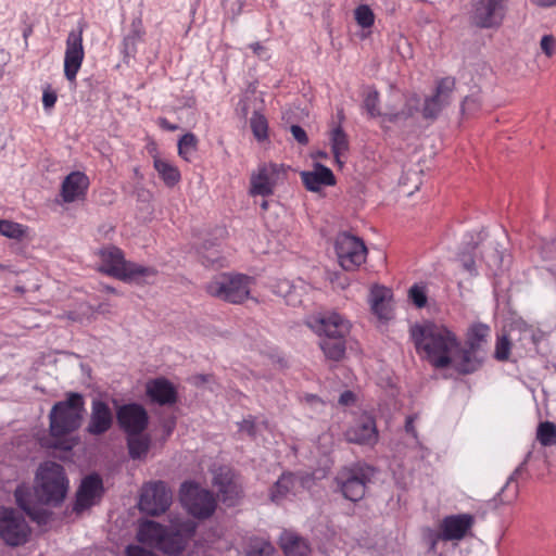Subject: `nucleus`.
<instances>
[{
	"label": "nucleus",
	"mask_w": 556,
	"mask_h": 556,
	"mask_svg": "<svg viewBox=\"0 0 556 556\" xmlns=\"http://www.w3.org/2000/svg\"><path fill=\"white\" fill-rule=\"evenodd\" d=\"M410 337L418 355L433 368L452 367L456 371L458 336L443 324L427 321L410 328Z\"/></svg>",
	"instance_id": "obj_1"
},
{
	"label": "nucleus",
	"mask_w": 556,
	"mask_h": 556,
	"mask_svg": "<svg viewBox=\"0 0 556 556\" xmlns=\"http://www.w3.org/2000/svg\"><path fill=\"white\" fill-rule=\"evenodd\" d=\"M197 531V523L190 519L175 518L169 526L147 520L139 527L137 539L168 556L180 555Z\"/></svg>",
	"instance_id": "obj_2"
},
{
	"label": "nucleus",
	"mask_w": 556,
	"mask_h": 556,
	"mask_svg": "<svg viewBox=\"0 0 556 556\" xmlns=\"http://www.w3.org/2000/svg\"><path fill=\"white\" fill-rule=\"evenodd\" d=\"M491 337V328L482 323L472 324L467 332L465 342L459 341L456 372L471 375L478 371L484 363V346Z\"/></svg>",
	"instance_id": "obj_3"
},
{
	"label": "nucleus",
	"mask_w": 556,
	"mask_h": 556,
	"mask_svg": "<svg viewBox=\"0 0 556 556\" xmlns=\"http://www.w3.org/2000/svg\"><path fill=\"white\" fill-rule=\"evenodd\" d=\"M84 413V396L77 392H68L66 400L56 402L50 410V434L60 439L76 431L81 425Z\"/></svg>",
	"instance_id": "obj_4"
},
{
	"label": "nucleus",
	"mask_w": 556,
	"mask_h": 556,
	"mask_svg": "<svg viewBox=\"0 0 556 556\" xmlns=\"http://www.w3.org/2000/svg\"><path fill=\"white\" fill-rule=\"evenodd\" d=\"M252 277L239 273H219L214 275L204 286L205 292L215 299L242 304L251 295Z\"/></svg>",
	"instance_id": "obj_5"
},
{
	"label": "nucleus",
	"mask_w": 556,
	"mask_h": 556,
	"mask_svg": "<svg viewBox=\"0 0 556 556\" xmlns=\"http://www.w3.org/2000/svg\"><path fill=\"white\" fill-rule=\"evenodd\" d=\"M100 257V270L109 276L126 282H141L156 275L152 267H146L127 262L123 251L116 247H106L98 252Z\"/></svg>",
	"instance_id": "obj_6"
},
{
	"label": "nucleus",
	"mask_w": 556,
	"mask_h": 556,
	"mask_svg": "<svg viewBox=\"0 0 556 556\" xmlns=\"http://www.w3.org/2000/svg\"><path fill=\"white\" fill-rule=\"evenodd\" d=\"M35 492L41 503L60 504L66 496L68 480L64 468L54 462H47L38 468Z\"/></svg>",
	"instance_id": "obj_7"
},
{
	"label": "nucleus",
	"mask_w": 556,
	"mask_h": 556,
	"mask_svg": "<svg viewBox=\"0 0 556 556\" xmlns=\"http://www.w3.org/2000/svg\"><path fill=\"white\" fill-rule=\"evenodd\" d=\"M179 496L186 510L197 519H207L216 510L217 501L214 494L195 482H184L179 490Z\"/></svg>",
	"instance_id": "obj_8"
},
{
	"label": "nucleus",
	"mask_w": 556,
	"mask_h": 556,
	"mask_svg": "<svg viewBox=\"0 0 556 556\" xmlns=\"http://www.w3.org/2000/svg\"><path fill=\"white\" fill-rule=\"evenodd\" d=\"M374 469L365 464H353L343 467L337 475L336 481L342 495L352 502H358L365 496L367 484L370 482Z\"/></svg>",
	"instance_id": "obj_9"
},
{
	"label": "nucleus",
	"mask_w": 556,
	"mask_h": 556,
	"mask_svg": "<svg viewBox=\"0 0 556 556\" xmlns=\"http://www.w3.org/2000/svg\"><path fill=\"white\" fill-rule=\"evenodd\" d=\"M173 500V493L164 481L146 483L141 489L139 508L141 511L159 516L165 513Z\"/></svg>",
	"instance_id": "obj_10"
},
{
	"label": "nucleus",
	"mask_w": 556,
	"mask_h": 556,
	"mask_svg": "<svg viewBox=\"0 0 556 556\" xmlns=\"http://www.w3.org/2000/svg\"><path fill=\"white\" fill-rule=\"evenodd\" d=\"M336 253L343 269L354 270L366 261L367 248L358 237L342 232L336 239Z\"/></svg>",
	"instance_id": "obj_11"
},
{
	"label": "nucleus",
	"mask_w": 556,
	"mask_h": 556,
	"mask_svg": "<svg viewBox=\"0 0 556 556\" xmlns=\"http://www.w3.org/2000/svg\"><path fill=\"white\" fill-rule=\"evenodd\" d=\"M281 175H285V167L277 163H263L251 174L249 194L251 197H269L274 194L275 188Z\"/></svg>",
	"instance_id": "obj_12"
},
{
	"label": "nucleus",
	"mask_w": 556,
	"mask_h": 556,
	"mask_svg": "<svg viewBox=\"0 0 556 556\" xmlns=\"http://www.w3.org/2000/svg\"><path fill=\"white\" fill-rule=\"evenodd\" d=\"M30 529L25 519L11 508H0V538L11 546L26 543Z\"/></svg>",
	"instance_id": "obj_13"
},
{
	"label": "nucleus",
	"mask_w": 556,
	"mask_h": 556,
	"mask_svg": "<svg viewBox=\"0 0 556 556\" xmlns=\"http://www.w3.org/2000/svg\"><path fill=\"white\" fill-rule=\"evenodd\" d=\"M343 435L349 443L375 446L379 441V431L375 417L367 413L359 414L346 427Z\"/></svg>",
	"instance_id": "obj_14"
},
{
	"label": "nucleus",
	"mask_w": 556,
	"mask_h": 556,
	"mask_svg": "<svg viewBox=\"0 0 556 556\" xmlns=\"http://www.w3.org/2000/svg\"><path fill=\"white\" fill-rule=\"evenodd\" d=\"M84 26H78L68 33L65 41L64 76L70 83H75L85 59L83 45Z\"/></svg>",
	"instance_id": "obj_15"
},
{
	"label": "nucleus",
	"mask_w": 556,
	"mask_h": 556,
	"mask_svg": "<svg viewBox=\"0 0 556 556\" xmlns=\"http://www.w3.org/2000/svg\"><path fill=\"white\" fill-rule=\"evenodd\" d=\"M306 325L324 339L345 338L351 329L350 321L338 313L311 316Z\"/></svg>",
	"instance_id": "obj_16"
},
{
	"label": "nucleus",
	"mask_w": 556,
	"mask_h": 556,
	"mask_svg": "<svg viewBox=\"0 0 556 556\" xmlns=\"http://www.w3.org/2000/svg\"><path fill=\"white\" fill-rule=\"evenodd\" d=\"M455 85L456 81L454 77H444L437 83L434 93L425 99L421 109V114L425 119L433 121L438 118L442 110L451 103Z\"/></svg>",
	"instance_id": "obj_17"
},
{
	"label": "nucleus",
	"mask_w": 556,
	"mask_h": 556,
	"mask_svg": "<svg viewBox=\"0 0 556 556\" xmlns=\"http://www.w3.org/2000/svg\"><path fill=\"white\" fill-rule=\"evenodd\" d=\"M119 428L126 434L142 433L149 422L147 410L137 403L124 404L116 412Z\"/></svg>",
	"instance_id": "obj_18"
},
{
	"label": "nucleus",
	"mask_w": 556,
	"mask_h": 556,
	"mask_svg": "<svg viewBox=\"0 0 556 556\" xmlns=\"http://www.w3.org/2000/svg\"><path fill=\"white\" fill-rule=\"evenodd\" d=\"M104 493L103 481L97 473L85 477L77 490L74 511L81 513L96 505Z\"/></svg>",
	"instance_id": "obj_19"
},
{
	"label": "nucleus",
	"mask_w": 556,
	"mask_h": 556,
	"mask_svg": "<svg viewBox=\"0 0 556 556\" xmlns=\"http://www.w3.org/2000/svg\"><path fill=\"white\" fill-rule=\"evenodd\" d=\"M222 495V501L227 506H236L242 498V485L238 477L228 468H220L213 478Z\"/></svg>",
	"instance_id": "obj_20"
},
{
	"label": "nucleus",
	"mask_w": 556,
	"mask_h": 556,
	"mask_svg": "<svg viewBox=\"0 0 556 556\" xmlns=\"http://www.w3.org/2000/svg\"><path fill=\"white\" fill-rule=\"evenodd\" d=\"M475 522V516L471 514L445 516L439 523L443 541H462L470 532Z\"/></svg>",
	"instance_id": "obj_21"
},
{
	"label": "nucleus",
	"mask_w": 556,
	"mask_h": 556,
	"mask_svg": "<svg viewBox=\"0 0 556 556\" xmlns=\"http://www.w3.org/2000/svg\"><path fill=\"white\" fill-rule=\"evenodd\" d=\"M113 422L114 415L110 405L100 399L92 400L86 431L91 435H102L112 428Z\"/></svg>",
	"instance_id": "obj_22"
},
{
	"label": "nucleus",
	"mask_w": 556,
	"mask_h": 556,
	"mask_svg": "<svg viewBox=\"0 0 556 556\" xmlns=\"http://www.w3.org/2000/svg\"><path fill=\"white\" fill-rule=\"evenodd\" d=\"M504 0H479L473 11V22L482 28L498 26L504 17Z\"/></svg>",
	"instance_id": "obj_23"
},
{
	"label": "nucleus",
	"mask_w": 556,
	"mask_h": 556,
	"mask_svg": "<svg viewBox=\"0 0 556 556\" xmlns=\"http://www.w3.org/2000/svg\"><path fill=\"white\" fill-rule=\"evenodd\" d=\"M302 482L292 472L282 473L269 490V498L279 505L285 501H291L302 489Z\"/></svg>",
	"instance_id": "obj_24"
},
{
	"label": "nucleus",
	"mask_w": 556,
	"mask_h": 556,
	"mask_svg": "<svg viewBox=\"0 0 556 556\" xmlns=\"http://www.w3.org/2000/svg\"><path fill=\"white\" fill-rule=\"evenodd\" d=\"M89 184V178L85 173L72 172L62 182L61 197L63 201L65 203H72L85 198Z\"/></svg>",
	"instance_id": "obj_25"
},
{
	"label": "nucleus",
	"mask_w": 556,
	"mask_h": 556,
	"mask_svg": "<svg viewBox=\"0 0 556 556\" xmlns=\"http://www.w3.org/2000/svg\"><path fill=\"white\" fill-rule=\"evenodd\" d=\"M304 187L318 192L325 186H334L336 177L332 170L320 163H316L312 170H305L300 174Z\"/></svg>",
	"instance_id": "obj_26"
},
{
	"label": "nucleus",
	"mask_w": 556,
	"mask_h": 556,
	"mask_svg": "<svg viewBox=\"0 0 556 556\" xmlns=\"http://www.w3.org/2000/svg\"><path fill=\"white\" fill-rule=\"evenodd\" d=\"M150 400L160 405H173L177 402L175 387L165 378H156L147 383Z\"/></svg>",
	"instance_id": "obj_27"
},
{
	"label": "nucleus",
	"mask_w": 556,
	"mask_h": 556,
	"mask_svg": "<svg viewBox=\"0 0 556 556\" xmlns=\"http://www.w3.org/2000/svg\"><path fill=\"white\" fill-rule=\"evenodd\" d=\"M392 291L382 286H375L370 290V306L372 313L379 318L389 320L392 317Z\"/></svg>",
	"instance_id": "obj_28"
},
{
	"label": "nucleus",
	"mask_w": 556,
	"mask_h": 556,
	"mask_svg": "<svg viewBox=\"0 0 556 556\" xmlns=\"http://www.w3.org/2000/svg\"><path fill=\"white\" fill-rule=\"evenodd\" d=\"M280 546L286 556H306L309 553L308 543L290 531H285L280 535Z\"/></svg>",
	"instance_id": "obj_29"
},
{
	"label": "nucleus",
	"mask_w": 556,
	"mask_h": 556,
	"mask_svg": "<svg viewBox=\"0 0 556 556\" xmlns=\"http://www.w3.org/2000/svg\"><path fill=\"white\" fill-rule=\"evenodd\" d=\"M330 141L336 163L341 167L344 164V160L350 148L348 135L340 126H338L332 129L330 134Z\"/></svg>",
	"instance_id": "obj_30"
},
{
	"label": "nucleus",
	"mask_w": 556,
	"mask_h": 556,
	"mask_svg": "<svg viewBox=\"0 0 556 556\" xmlns=\"http://www.w3.org/2000/svg\"><path fill=\"white\" fill-rule=\"evenodd\" d=\"M153 166L167 187H174L180 181V172L178 167L173 165L170 162L159 156H154Z\"/></svg>",
	"instance_id": "obj_31"
},
{
	"label": "nucleus",
	"mask_w": 556,
	"mask_h": 556,
	"mask_svg": "<svg viewBox=\"0 0 556 556\" xmlns=\"http://www.w3.org/2000/svg\"><path fill=\"white\" fill-rule=\"evenodd\" d=\"M420 110V98L416 93L406 97L404 106L396 112L384 113L386 118L391 122L406 121L412 118Z\"/></svg>",
	"instance_id": "obj_32"
},
{
	"label": "nucleus",
	"mask_w": 556,
	"mask_h": 556,
	"mask_svg": "<svg viewBox=\"0 0 556 556\" xmlns=\"http://www.w3.org/2000/svg\"><path fill=\"white\" fill-rule=\"evenodd\" d=\"M146 31L143 28L142 20L135 18L131 22V28L128 35L123 39L124 52L127 55H134L137 51V43L143 39Z\"/></svg>",
	"instance_id": "obj_33"
},
{
	"label": "nucleus",
	"mask_w": 556,
	"mask_h": 556,
	"mask_svg": "<svg viewBox=\"0 0 556 556\" xmlns=\"http://www.w3.org/2000/svg\"><path fill=\"white\" fill-rule=\"evenodd\" d=\"M127 447L132 459H141L146 457L150 450V438L142 433L127 434Z\"/></svg>",
	"instance_id": "obj_34"
},
{
	"label": "nucleus",
	"mask_w": 556,
	"mask_h": 556,
	"mask_svg": "<svg viewBox=\"0 0 556 556\" xmlns=\"http://www.w3.org/2000/svg\"><path fill=\"white\" fill-rule=\"evenodd\" d=\"M325 356L332 361H340L345 355V338L323 339L319 343Z\"/></svg>",
	"instance_id": "obj_35"
},
{
	"label": "nucleus",
	"mask_w": 556,
	"mask_h": 556,
	"mask_svg": "<svg viewBox=\"0 0 556 556\" xmlns=\"http://www.w3.org/2000/svg\"><path fill=\"white\" fill-rule=\"evenodd\" d=\"M199 140L192 132H187L178 140V155L186 162H191L198 151Z\"/></svg>",
	"instance_id": "obj_36"
},
{
	"label": "nucleus",
	"mask_w": 556,
	"mask_h": 556,
	"mask_svg": "<svg viewBox=\"0 0 556 556\" xmlns=\"http://www.w3.org/2000/svg\"><path fill=\"white\" fill-rule=\"evenodd\" d=\"M14 496L18 507H21L31 519L40 520L39 514L30 506L31 492L28 485H18L15 490Z\"/></svg>",
	"instance_id": "obj_37"
},
{
	"label": "nucleus",
	"mask_w": 556,
	"mask_h": 556,
	"mask_svg": "<svg viewBox=\"0 0 556 556\" xmlns=\"http://www.w3.org/2000/svg\"><path fill=\"white\" fill-rule=\"evenodd\" d=\"M27 233V226L8 219H0V235L10 239L22 240Z\"/></svg>",
	"instance_id": "obj_38"
},
{
	"label": "nucleus",
	"mask_w": 556,
	"mask_h": 556,
	"mask_svg": "<svg viewBox=\"0 0 556 556\" xmlns=\"http://www.w3.org/2000/svg\"><path fill=\"white\" fill-rule=\"evenodd\" d=\"M250 126L254 137L258 141H264L268 138V122L262 113H253L250 119Z\"/></svg>",
	"instance_id": "obj_39"
},
{
	"label": "nucleus",
	"mask_w": 556,
	"mask_h": 556,
	"mask_svg": "<svg viewBox=\"0 0 556 556\" xmlns=\"http://www.w3.org/2000/svg\"><path fill=\"white\" fill-rule=\"evenodd\" d=\"M536 438L543 446L556 444V425L551 421H543L538 427Z\"/></svg>",
	"instance_id": "obj_40"
},
{
	"label": "nucleus",
	"mask_w": 556,
	"mask_h": 556,
	"mask_svg": "<svg viewBox=\"0 0 556 556\" xmlns=\"http://www.w3.org/2000/svg\"><path fill=\"white\" fill-rule=\"evenodd\" d=\"M275 547L266 540L254 539L251 541L247 556H274Z\"/></svg>",
	"instance_id": "obj_41"
},
{
	"label": "nucleus",
	"mask_w": 556,
	"mask_h": 556,
	"mask_svg": "<svg viewBox=\"0 0 556 556\" xmlns=\"http://www.w3.org/2000/svg\"><path fill=\"white\" fill-rule=\"evenodd\" d=\"M354 16L356 23L362 28H370L375 23V14L372 10L366 4L358 5L354 11Z\"/></svg>",
	"instance_id": "obj_42"
},
{
	"label": "nucleus",
	"mask_w": 556,
	"mask_h": 556,
	"mask_svg": "<svg viewBox=\"0 0 556 556\" xmlns=\"http://www.w3.org/2000/svg\"><path fill=\"white\" fill-rule=\"evenodd\" d=\"M511 342L506 334L498 336L495 343L494 357L500 362H506L509 358Z\"/></svg>",
	"instance_id": "obj_43"
},
{
	"label": "nucleus",
	"mask_w": 556,
	"mask_h": 556,
	"mask_svg": "<svg viewBox=\"0 0 556 556\" xmlns=\"http://www.w3.org/2000/svg\"><path fill=\"white\" fill-rule=\"evenodd\" d=\"M379 92L377 90H370L364 100V108L370 117L381 116V111L379 108Z\"/></svg>",
	"instance_id": "obj_44"
},
{
	"label": "nucleus",
	"mask_w": 556,
	"mask_h": 556,
	"mask_svg": "<svg viewBox=\"0 0 556 556\" xmlns=\"http://www.w3.org/2000/svg\"><path fill=\"white\" fill-rule=\"evenodd\" d=\"M424 540L428 545L429 552L435 553L438 543L443 541L442 530L440 528L438 530L427 528L424 531Z\"/></svg>",
	"instance_id": "obj_45"
},
{
	"label": "nucleus",
	"mask_w": 556,
	"mask_h": 556,
	"mask_svg": "<svg viewBox=\"0 0 556 556\" xmlns=\"http://www.w3.org/2000/svg\"><path fill=\"white\" fill-rule=\"evenodd\" d=\"M408 298L418 308H421L427 304V294L425 287L422 286H412L408 291Z\"/></svg>",
	"instance_id": "obj_46"
},
{
	"label": "nucleus",
	"mask_w": 556,
	"mask_h": 556,
	"mask_svg": "<svg viewBox=\"0 0 556 556\" xmlns=\"http://www.w3.org/2000/svg\"><path fill=\"white\" fill-rule=\"evenodd\" d=\"M541 51L547 56L552 58L556 53V38L552 34L544 35L540 40Z\"/></svg>",
	"instance_id": "obj_47"
},
{
	"label": "nucleus",
	"mask_w": 556,
	"mask_h": 556,
	"mask_svg": "<svg viewBox=\"0 0 556 556\" xmlns=\"http://www.w3.org/2000/svg\"><path fill=\"white\" fill-rule=\"evenodd\" d=\"M56 100H58L56 92L50 86H47L42 92L43 109L51 110L55 105Z\"/></svg>",
	"instance_id": "obj_48"
},
{
	"label": "nucleus",
	"mask_w": 556,
	"mask_h": 556,
	"mask_svg": "<svg viewBox=\"0 0 556 556\" xmlns=\"http://www.w3.org/2000/svg\"><path fill=\"white\" fill-rule=\"evenodd\" d=\"M481 105V101L476 96L466 97L462 103L463 112L472 113L478 110Z\"/></svg>",
	"instance_id": "obj_49"
},
{
	"label": "nucleus",
	"mask_w": 556,
	"mask_h": 556,
	"mask_svg": "<svg viewBox=\"0 0 556 556\" xmlns=\"http://www.w3.org/2000/svg\"><path fill=\"white\" fill-rule=\"evenodd\" d=\"M290 131L296 142L302 146H306L308 143V137L306 131L299 125H292L290 127Z\"/></svg>",
	"instance_id": "obj_50"
},
{
	"label": "nucleus",
	"mask_w": 556,
	"mask_h": 556,
	"mask_svg": "<svg viewBox=\"0 0 556 556\" xmlns=\"http://www.w3.org/2000/svg\"><path fill=\"white\" fill-rule=\"evenodd\" d=\"M125 552L126 556H157L153 552L148 551L139 545H128Z\"/></svg>",
	"instance_id": "obj_51"
},
{
	"label": "nucleus",
	"mask_w": 556,
	"mask_h": 556,
	"mask_svg": "<svg viewBox=\"0 0 556 556\" xmlns=\"http://www.w3.org/2000/svg\"><path fill=\"white\" fill-rule=\"evenodd\" d=\"M239 430L242 432H247L251 437H254L256 432L254 418L250 416L249 418L243 419L239 424Z\"/></svg>",
	"instance_id": "obj_52"
},
{
	"label": "nucleus",
	"mask_w": 556,
	"mask_h": 556,
	"mask_svg": "<svg viewBox=\"0 0 556 556\" xmlns=\"http://www.w3.org/2000/svg\"><path fill=\"white\" fill-rule=\"evenodd\" d=\"M542 257L544 260H548V261L556 260V242L555 241L542 249Z\"/></svg>",
	"instance_id": "obj_53"
},
{
	"label": "nucleus",
	"mask_w": 556,
	"mask_h": 556,
	"mask_svg": "<svg viewBox=\"0 0 556 556\" xmlns=\"http://www.w3.org/2000/svg\"><path fill=\"white\" fill-rule=\"evenodd\" d=\"M355 400V394L352 391H344L339 397V403L343 406H349L352 405Z\"/></svg>",
	"instance_id": "obj_54"
},
{
	"label": "nucleus",
	"mask_w": 556,
	"mask_h": 556,
	"mask_svg": "<svg viewBox=\"0 0 556 556\" xmlns=\"http://www.w3.org/2000/svg\"><path fill=\"white\" fill-rule=\"evenodd\" d=\"M462 264H463L464 269H466L468 273H470V274L476 273V263H475V260L472 258V256H470V255L463 256Z\"/></svg>",
	"instance_id": "obj_55"
},
{
	"label": "nucleus",
	"mask_w": 556,
	"mask_h": 556,
	"mask_svg": "<svg viewBox=\"0 0 556 556\" xmlns=\"http://www.w3.org/2000/svg\"><path fill=\"white\" fill-rule=\"evenodd\" d=\"M415 419H416V416H414V415L407 416L406 421H405V431L408 434H410L412 437L417 438V431L414 426Z\"/></svg>",
	"instance_id": "obj_56"
},
{
	"label": "nucleus",
	"mask_w": 556,
	"mask_h": 556,
	"mask_svg": "<svg viewBox=\"0 0 556 556\" xmlns=\"http://www.w3.org/2000/svg\"><path fill=\"white\" fill-rule=\"evenodd\" d=\"M157 125L164 129V130H168V131H175L178 129V126L175 125V124H172L167 118L165 117H159L157 118Z\"/></svg>",
	"instance_id": "obj_57"
},
{
	"label": "nucleus",
	"mask_w": 556,
	"mask_h": 556,
	"mask_svg": "<svg viewBox=\"0 0 556 556\" xmlns=\"http://www.w3.org/2000/svg\"><path fill=\"white\" fill-rule=\"evenodd\" d=\"M202 262L205 266H223V263L219 262V260L217 257H215L213 254L212 255H203Z\"/></svg>",
	"instance_id": "obj_58"
},
{
	"label": "nucleus",
	"mask_w": 556,
	"mask_h": 556,
	"mask_svg": "<svg viewBox=\"0 0 556 556\" xmlns=\"http://www.w3.org/2000/svg\"><path fill=\"white\" fill-rule=\"evenodd\" d=\"M175 426H176L175 418H170L164 422L163 429L166 433V437H169L173 433Z\"/></svg>",
	"instance_id": "obj_59"
},
{
	"label": "nucleus",
	"mask_w": 556,
	"mask_h": 556,
	"mask_svg": "<svg viewBox=\"0 0 556 556\" xmlns=\"http://www.w3.org/2000/svg\"><path fill=\"white\" fill-rule=\"evenodd\" d=\"M531 3L540 8L556 7V0H531Z\"/></svg>",
	"instance_id": "obj_60"
},
{
	"label": "nucleus",
	"mask_w": 556,
	"mask_h": 556,
	"mask_svg": "<svg viewBox=\"0 0 556 556\" xmlns=\"http://www.w3.org/2000/svg\"><path fill=\"white\" fill-rule=\"evenodd\" d=\"M249 48L256 54L262 55V53L265 51V47L261 42H253L249 45Z\"/></svg>",
	"instance_id": "obj_61"
},
{
	"label": "nucleus",
	"mask_w": 556,
	"mask_h": 556,
	"mask_svg": "<svg viewBox=\"0 0 556 556\" xmlns=\"http://www.w3.org/2000/svg\"><path fill=\"white\" fill-rule=\"evenodd\" d=\"M261 208L266 211L268 208V202L266 200H264L262 203H261Z\"/></svg>",
	"instance_id": "obj_62"
},
{
	"label": "nucleus",
	"mask_w": 556,
	"mask_h": 556,
	"mask_svg": "<svg viewBox=\"0 0 556 556\" xmlns=\"http://www.w3.org/2000/svg\"><path fill=\"white\" fill-rule=\"evenodd\" d=\"M308 401H319V399L316 395H309Z\"/></svg>",
	"instance_id": "obj_63"
},
{
	"label": "nucleus",
	"mask_w": 556,
	"mask_h": 556,
	"mask_svg": "<svg viewBox=\"0 0 556 556\" xmlns=\"http://www.w3.org/2000/svg\"><path fill=\"white\" fill-rule=\"evenodd\" d=\"M62 447H63L64 450H70V448L72 447V445H71V444H66V445H63Z\"/></svg>",
	"instance_id": "obj_64"
}]
</instances>
